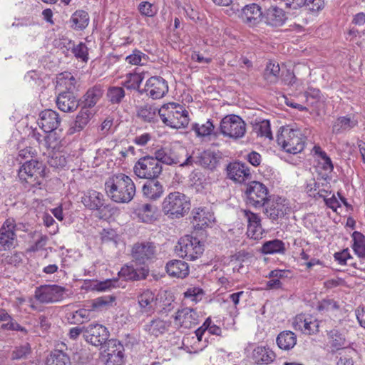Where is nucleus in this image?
Here are the masks:
<instances>
[{"instance_id": "nucleus-45", "label": "nucleus", "mask_w": 365, "mask_h": 365, "mask_svg": "<svg viewBox=\"0 0 365 365\" xmlns=\"http://www.w3.org/2000/svg\"><path fill=\"white\" fill-rule=\"evenodd\" d=\"M148 56L138 49H135L131 54L125 58L128 63L135 66H143L148 63Z\"/></svg>"}, {"instance_id": "nucleus-35", "label": "nucleus", "mask_w": 365, "mask_h": 365, "mask_svg": "<svg viewBox=\"0 0 365 365\" xmlns=\"http://www.w3.org/2000/svg\"><path fill=\"white\" fill-rule=\"evenodd\" d=\"M357 125V120L350 116H342L338 118L333 123L332 132L341 133L345 130H350Z\"/></svg>"}, {"instance_id": "nucleus-16", "label": "nucleus", "mask_w": 365, "mask_h": 365, "mask_svg": "<svg viewBox=\"0 0 365 365\" xmlns=\"http://www.w3.org/2000/svg\"><path fill=\"white\" fill-rule=\"evenodd\" d=\"M168 92V85L167 81L160 76H152L149 78L145 84L142 91L139 93H145L146 95L153 99H160L165 96Z\"/></svg>"}, {"instance_id": "nucleus-11", "label": "nucleus", "mask_w": 365, "mask_h": 365, "mask_svg": "<svg viewBox=\"0 0 365 365\" xmlns=\"http://www.w3.org/2000/svg\"><path fill=\"white\" fill-rule=\"evenodd\" d=\"M81 202L86 208L98 211L101 219L106 218V212L111 210L110 205H106L103 195L94 190H88L82 197Z\"/></svg>"}, {"instance_id": "nucleus-55", "label": "nucleus", "mask_w": 365, "mask_h": 365, "mask_svg": "<svg viewBox=\"0 0 365 365\" xmlns=\"http://www.w3.org/2000/svg\"><path fill=\"white\" fill-rule=\"evenodd\" d=\"M339 309L337 302L331 299H326L321 301L318 306L319 311L329 312Z\"/></svg>"}, {"instance_id": "nucleus-34", "label": "nucleus", "mask_w": 365, "mask_h": 365, "mask_svg": "<svg viewBox=\"0 0 365 365\" xmlns=\"http://www.w3.org/2000/svg\"><path fill=\"white\" fill-rule=\"evenodd\" d=\"M285 244L280 240H272L263 243L261 252L264 255L284 254Z\"/></svg>"}, {"instance_id": "nucleus-39", "label": "nucleus", "mask_w": 365, "mask_h": 365, "mask_svg": "<svg viewBox=\"0 0 365 365\" xmlns=\"http://www.w3.org/2000/svg\"><path fill=\"white\" fill-rule=\"evenodd\" d=\"M143 80V76L141 73H129L125 76V80L123 81V86L128 90L142 91L140 89V85Z\"/></svg>"}, {"instance_id": "nucleus-22", "label": "nucleus", "mask_w": 365, "mask_h": 365, "mask_svg": "<svg viewBox=\"0 0 365 365\" xmlns=\"http://www.w3.org/2000/svg\"><path fill=\"white\" fill-rule=\"evenodd\" d=\"M61 119L57 112L53 110H45L40 113L38 120V125L45 133H50L59 126Z\"/></svg>"}, {"instance_id": "nucleus-29", "label": "nucleus", "mask_w": 365, "mask_h": 365, "mask_svg": "<svg viewBox=\"0 0 365 365\" xmlns=\"http://www.w3.org/2000/svg\"><path fill=\"white\" fill-rule=\"evenodd\" d=\"M138 299L143 312L153 313L155 311L156 302L155 294L152 291L145 290L138 297Z\"/></svg>"}, {"instance_id": "nucleus-33", "label": "nucleus", "mask_w": 365, "mask_h": 365, "mask_svg": "<svg viewBox=\"0 0 365 365\" xmlns=\"http://www.w3.org/2000/svg\"><path fill=\"white\" fill-rule=\"evenodd\" d=\"M103 96V90L100 86L89 88L83 96L82 106L88 108H93Z\"/></svg>"}, {"instance_id": "nucleus-50", "label": "nucleus", "mask_w": 365, "mask_h": 365, "mask_svg": "<svg viewBox=\"0 0 365 365\" xmlns=\"http://www.w3.org/2000/svg\"><path fill=\"white\" fill-rule=\"evenodd\" d=\"M192 130L196 133L197 136H207L211 134L214 130V125L210 120H207L205 123L200 125L195 123L192 125Z\"/></svg>"}, {"instance_id": "nucleus-49", "label": "nucleus", "mask_w": 365, "mask_h": 365, "mask_svg": "<svg viewBox=\"0 0 365 365\" xmlns=\"http://www.w3.org/2000/svg\"><path fill=\"white\" fill-rule=\"evenodd\" d=\"M71 52L74 56L83 62H87L88 60V48L85 43L81 42L77 45H73Z\"/></svg>"}, {"instance_id": "nucleus-19", "label": "nucleus", "mask_w": 365, "mask_h": 365, "mask_svg": "<svg viewBox=\"0 0 365 365\" xmlns=\"http://www.w3.org/2000/svg\"><path fill=\"white\" fill-rule=\"evenodd\" d=\"M16 224L12 218L7 219L0 229V250H8L14 247L16 241Z\"/></svg>"}, {"instance_id": "nucleus-6", "label": "nucleus", "mask_w": 365, "mask_h": 365, "mask_svg": "<svg viewBox=\"0 0 365 365\" xmlns=\"http://www.w3.org/2000/svg\"><path fill=\"white\" fill-rule=\"evenodd\" d=\"M220 130L225 137L238 140L246 133V123L239 115H227L221 120Z\"/></svg>"}, {"instance_id": "nucleus-30", "label": "nucleus", "mask_w": 365, "mask_h": 365, "mask_svg": "<svg viewBox=\"0 0 365 365\" xmlns=\"http://www.w3.org/2000/svg\"><path fill=\"white\" fill-rule=\"evenodd\" d=\"M144 196L150 200L160 198L163 193V187L161 183L155 180H150L143 186Z\"/></svg>"}, {"instance_id": "nucleus-5", "label": "nucleus", "mask_w": 365, "mask_h": 365, "mask_svg": "<svg viewBox=\"0 0 365 365\" xmlns=\"http://www.w3.org/2000/svg\"><path fill=\"white\" fill-rule=\"evenodd\" d=\"M45 166L42 162L36 160H26L20 167L18 176L21 182L30 184L33 187L41 188Z\"/></svg>"}, {"instance_id": "nucleus-63", "label": "nucleus", "mask_w": 365, "mask_h": 365, "mask_svg": "<svg viewBox=\"0 0 365 365\" xmlns=\"http://www.w3.org/2000/svg\"><path fill=\"white\" fill-rule=\"evenodd\" d=\"M85 327H86V326L71 328L68 334L69 338L72 340H76L81 334H83V336H84Z\"/></svg>"}, {"instance_id": "nucleus-53", "label": "nucleus", "mask_w": 365, "mask_h": 365, "mask_svg": "<svg viewBox=\"0 0 365 365\" xmlns=\"http://www.w3.org/2000/svg\"><path fill=\"white\" fill-rule=\"evenodd\" d=\"M138 9L141 15L148 17H153L158 12L157 7L148 1L140 2L138 6Z\"/></svg>"}, {"instance_id": "nucleus-42", "label": "nucleus", "mask_w": 365, "mask_h": 365, "mask_svg": "<svg viewBox=\"0 0 365 365\" xmlns=\"http://www.w3.org/2000/svg\"><path fill=\"white\" fill-rule=\"evenodd\" d=\"M93 115V112L89 108L82 106L75 121V128L78 131L82 130L88 124Z\"/></svg>"}, {"instance_id": "nucleus-26", "label": "nucleus", "mask_w": 365, "mask_h": 365, "mask_svg": "<svg viewBox=\"0 0 365 365\" xmlns=\"http://www.w3.org/2000/svg\"><path fill=\"white\" fill-rule=\"evenodd\" d=\"M170 322L159 317L154 318L144 325V331L151 336L158 337L168 331Z\"/></svg>"}, {"instance_id": "nucleus-44", "label": "nucleus", "mask_w": 365, "mask_h": 365, "mask_svg": "<svg viewBox=\"0 0 365 365\" xmlns=\"http://www.w3.org/2000/svg\"><path fill=\"white\" fill-rule=\"evenodd\" d=\"M120 273L125 276L128 279L140 280L145 279L148 274V270L142 269L141 270H137L133 267L126 266L123 267L120 270Z\"/></svg>"}, {"instance_id": "nucleus-58", "label": "nucleus", "mask_w": 365, "mask_h": 365, "mask_svg": "<svg viewBox=\"0 0 365 365\" xmlns=\"http://www.w3.org/2000/svg\"><path fill=\"white\" fill-rule=\"evenodd\" d=\"M334 257L335 260L341 265L346 264L347 261L352 258L348 249H344L341 252H336Z\"/></svg>"}, {"instance_id": "nucleus-21", "label": "nucleus", "mask_w": 365, "mask_h": 365, "mask_svg": "<svg viewBox=\"0 0 365 365\" xmlns=\"http://www.w3.org/2000/svg\"><path fill=\"white\" fill-rule=\"evenodd\" d=\"M292 326L295 330H299L304 334H313L319 330L318 322L311 316L303 314L297 315L293 319Z\"/></svg>"}, {"instance_id": "nucleus-47", "label": "nucleus", "mask_w": 365, "mask_h": 365, "mask_svg": "<svg viewBox=\"0 0 365 365\" xmlns=\"http://www.w3.org/2000/svg\"><path fill=\"white\" fill-rule=\"evenodd\" d=\"M254 130L258 135L272 139V134L270 129V123L267 120L256 122L254 125Z\"/></svg>"}, {"instance_id": "nucleus-2", "label": "nucleus", "mask_w": 365, "mask_h": 365, "mask_svg": "<svg viewBox=\"0 0 365 365\" xmlns=\"http://www.w3.org/2000/svg\"><path fill=\"white\" fill-rule=\"evenodd\" d=\"M158 114L163 123L173 128H185L189 123L187 110L177 103L164 104L158 109Z\"/></svg>"}, {"instance_id": "nucleus-3", "label": "nucleus", "mask_w": 365, "mask_h": 365, "mask_svg": "<svg viewBox=\"0 0 365 365\" xmlns=\"http://www.w3.org/2000/svg\"><path fill=\"white\" fill-rule=\"evenodd\" d=\"M277 142L286 152L296 154L303 150L305 137L299 130L282 127L277 135Z\"/></svg>"}, {"instance_id": "nucleus-14", "label": "nucleus", "mask_w": 365, "mask_h": 365, "mask_svg": "<svg viewBox=\"0 0 365 365\" xmlns=\"http://www.w3.org/2000/svg\"><path fill=\"white\" fill-rule=\"evenodd\" d=\"M263 207L264 215L272 221L282 218L289 211L287 200L279 196H269Z\"/></svg>"}, {"instance_id": "nucleus-7", "label": "nucleus", "mask_w": 365, "mask_h": 365, "mask_svg": "<svg viewBox=\"0 0 365 365\" xmlns=\"http://www.w3.org/2000/svg\"><path fill=\"white\" fill-rule=\"evenodd\" d=\"M133 171L139 178L156 180L161 174L163 167L152 155H146L135 163Z\"/></svg>"}, {"instance_id": "nucleus-62", "label": "nucleus", "mask_w": 365, "mask_h": 365, "mask_svg": "<svg viewBox=\"0 0 365 365\" xmlns=\"http://www.w3.org/2000/svg\"><path fill=\"white\" fill-rule=\"evenodd\" d=\"M309 10L314 11H319L324 6L323 0H306L304 4Z\"/></svg>"}, {"instance_id": "nucleus-17", "label": "nucleus", "mask_w": 365, "mask_h": 365, "mask_svg": "<svg viewBox=\"0 0 365 365\" xmlns=\"http://www.w3.org/2000/svg\"><path fill=\"white\" fill-rule=\"evenodd\" d=\"M217 163V158L213 152L210 150H197V152H194L192 155L187 158L181 164V166L191 165L195 163L203 168L213 170L215 168Z\"/></svg>"}, {"instance_id": "nucleus-40", "label": "nucleus", "mask_w": 365, "mask_h": 365, "mask_svg": "<svg viewBox=\"0 0 365 365\" xmlns=\"http://www.w3.org/2000/svg\"><path fill=\"white\" fill-rule=\"evenodd\" d=\"M254 357L258 364H269L274 359L275 354L269 349L258 346L254 350Z\"/></svg>"}, {"instance_id": "nucleus-27", "label": "nucleus", "mask_w": 365, "mask_h": 365, "mask_svg": "<svg viewBox=\"0 0 365 365\" xmlns=\"http://www.w3.org/2000/svg\"><path fill=\"white\" fill-rule=\"evenodd\" d=\"M165 269L169 276L180 279L185 278L190 273L188 264L179 259L169 261L166 264Z\"/></svg>"}, {"instance_id": "nucleus-18", "label": "nucleus", "mask_w": 365, "mask_h": 365, "mask_svg": "<svg viewBox=\"0 0 365 365\" xmlns=\"http://www.w3.org/2000/svg\"><path fill=\"white\" fill-rule=\"evenodd\" d=\"M109 336L107 328L99 324H91L85 327V340L96 346L106 343Z\"/></svg>"}, {"instance_id": "nucleus-46", "label": "nucleus", "mask_w": 365, "mask_h": 365, "mask_svg": "<svg viewBox=\"0 0 365 365\" xmlns=\"http://www.w3.org/2000/svg\"><path fill=\"white\" fill-rule=\"evenodd\" d=\"M157 110V108L145 105L138 109V116L145 122H153L156 118Z\"/></svg>"}, {"instance_id": "nucleus-13", "label": "nucleus", "mask_w": 365, "mask_h": 365, "mask_svg": "<svg viewBox=\"0 0 365 365\" xmlns=\"http://www.w3.org/2000/svg\"><path fill=\"white\" fill-rule=\"evenodd\" d=\"M245 195L247 203L255 207H262L269 197L267 187L258 181H252L248 184Z\"/></svg>"}, {"instance_id": "nucleus-12", "label": "nucleus", "mask_w": 365, "mask_h": 365, "mask_svg": "<svg viewBox=\"0 0 365 365\" xmlns=\"http://www.w3.org/2000/svg\"><path fill=\"white\" fill-rule=\"evenodd\" d=\"M157 247L154 242H136L132 247V257L136 264L145 265L151 262L156 257Z\"/></svg>"}, {"instance_id": "nucleus-60", "label": "nucleus", "mask_w": 365, "mask_h": 365, "mask_svg": "<svg viewBox=\"0 0 365 365\" xmlns=\"http://www.w3.org/2000/svg\"><path fill=\"white\" fill-rule=\"evenodd\" d=\"M110 301H108L106 297H99L94 299L92 302L91 310L98 309L105 307L115 299L114 297H110Z\"/></svg>"}, {"instance_id": "nucleus-25", "label": "nucleus", "mask_w": 365, "mask_h": 365, "mask_svg": "<svg viewBox=\"0 0 365 365\" xmlns=\"http://www.w3.org/2000/svg\"><path fill=\"white\" fill-rule=\"evenodd\" d=\"M154 159L158 160L159 163H163L168 165L174 164H181L180 158L170 147H163L155 150L153 155Z\"/></svg>"}, {"instance_id": "nucleus-10", "label": "nucleus", "mask_w": 365, "mask_h": 365, "mask_svg": "<svg viewBox=\"0 0 365 365\" xmlns=\"http://www.w3.org/2000/svg\"><path fill=\"white\" fill-rule=\"evenodd\" d=\"M106 349L101 354V359L104 365H123L125 363L124 347L116 339L108 340Z\"/></svg>"}, {"instance_id": "nucleus-59", "label": "nucleus", "mask_w": 365, "mask_h": 365, "mask_svg": "<svg viewBox=\"0 0 365 365\" xmlns=\"http://www.w3.org/2000/svg\"><path fill=\"white\" fill-rule=\"evenodd\" d=\"M245 217L247 220V225H260L261 219L257 214H255L250 210H244Z\"/></svg>"}, {"instance_id": "nucleus-20", "label": "nucleus", "mask_w": 365, "mask_h": 365, "mask_svg": "<svg viewBox=\"0 0 365 365\" xmlns=\"http://www.w3.org/2000/svg\"><path fill=\"white\" fill-rule=\"evenodd\" d=\"M175 322L180 328L190 329L198 324L199 314L194 309L185 307L176 312Z\"/></svg>"}, {"instance_id": "nucleus-54", "label": "nucleus", "mask_w": 365, "mask_h": 365, "mask_svg": "<svg viewBox=\"0 0 365 365\" xmlns=\"http://www.w3.org/2000/svg\"><path fill=\"white\" fill-rule=\"evenodd\" d=\"M203 291L197 287H190L184 293L185 298L190 299L192 302H198L202 299Z\"/></svg>"}, {"instance_id": "nucleus-15", "label": "nucleus", "mask_w": 365, "mask_h": 365, "mask_svg": "<svg viewBox=\"0 0 365 365\" xmlns=\"http://www.w3.org/2000/svg\"><path fill=\"white\" fill-rule=\"evenodd\" d=\"M65 290L56 284L41 285L36 289L34 297L41 303H53L63 299Z\"/></svg>"}, {"instance_id": "nucleus-4", "label": "nucleus", "mask_w": 365, "mask_h": 365, "mask_svg": "<svg viewBox=\"0 0 365 365\" xmlns=\"http://www.w3.org/2000/svg\"><path fill=\"white\" fill-rule=\"evenodd\" d=\"M190 207L189 198L180 192H170L165 197L162 204L163 212L172 218L183 217Z\"/></svg>"}, {"instance_id": "nucleus-43", "label": "nucleus", "mask_w": 365, "mask_h": 365, "mask_svg": "<svg viewBox=\"0 0 365 365\" xmlns=\"http://www.w3.org/2000/svg\"><path fill=\"white\" fill-rule=\"evenodd\" d=\"M353 237V249L355 253L359 257H365V236L359 232H354Z\"/></svg>"}, {"instance_id": "nucleus-41", "label": "nucleus", "mask_w": 365, "mask_h": 365, "mask_svg": "<svg viewBox=\"0 0 365 365\" xmlns=\"http://www.w3.org/2000/svg\"><path fill=\"white\" fill-rule=\"evenodd\" d=\"M48 365H71L70 357L62 351L55 350L47 360Z\"/></svg>"}, {"instance_id": "nucleus-64", "label": "nucleus", "mask_w": 365, "mask_h": 365, "mask_svg": "<svg viewBox=\"0 0 365 365\" xmlns=\"http://www.w3.org/2000/svg\"><path fill=\"white\" fill-rule=\"evenodd\" d=\"M355 314L360 326L365 328V307H358Z\"/></svg>"}, {"instance_id": "nucleus-37", "label": "nucleus", "mask_w": 365, "mask_h": 365, "mask_svg": "<svg viewBox=\"0 0 365 365\" xmlns=\"http://www.w3.org/2000/svg\"><path fill=\"white\" fill-rule=\"evenodd\" d=\"M280 73L279 63L269 61L263 73V78L267 84H274L278 82Z\"/></svg>"}, {"instance_id": "nucleus-48", "label": "nucleus", "mask_w": 365, "mask_h": 365, "mask_svg": "<svg viewBox=\"0 0 365 365\" xmlns=\"http://www.w3.org/2000/svg\"><path fill=\"white\" fill-rule=\"evenodd\" d=\"M31 352V348L29 343H24L19 346H16L11 353L13 360H20L27 359Z\"/></svg>"}, {"instance_id": "nucleus-24", "label": "nucleus", "mask_w": 365, "mask_h": 365, "mask_svg": "<svg viewBox=\"0 0 365 365\" xmlns=\"http://www.w3.org/2000/svg\"><path fill=\"white\" fill-rule=\"evenodd\" d=\"M240 18L249 26H255L262 21V11L257 4L246 5L242 9Z\"/></svg>"}, {"instance_id": "nucleus-57", "label": "nucleus", "mask_w": 365, "mask_h": 365, "mask_svg": "<svg viewBox=\"0 0 365 365\" xmlns=\"http://www.w3.org/2000/svg\"><path fill=\"white\" fill-rule=\"evenodd\" d=\"M247 235L250 238L259 240L262 235V225H247Z\"/></svg>"}, {"instance_id": "nucleus-8", "label": "nucleus", "mask_w": 365, "mask_h": 365, "mask_svg": "<svg viewBox=\"0 0 365 365\" xmlns=\"http://www.w3.org/2000/svg\"><path fill=\"white\" fill-rule=\"evenodd\" d=\"M175 251L182 258L195 260L203 253L204 245L197 237L186 235L180 239Z\"/></svg>"}, {"instance_id": "nucleus-23", "label": "nucleus", "mask_w": 365, "mask_h": 365, "mask_svg": "<svg viewBox=\"0 0 365 365\" xmlns=\"http://www.w3.org/2000/svg\"><path fill=\"white\" fill-rule=\"evenodd\" d=\"M227 173L230 180L239 183L245 182L251 177L249 168L245 163L240 162L230 163L227 167Z\"/></svg>"}, {"instance_id": "nucleus-56", "label": "nucleus", "mask_w": 365, "mask_h": 365, "mask_svg": "<svg viewBox=\"0 0 365 365\" xmlns=\"http://www.w3.org/2000/svg\"><path fill=\"white\" fill-rule=\"evenodd\" d=\"M331 344L333 348L336 350H339L343 348L346 344V341L344 337L337 331L332 332L331 334Z\"/></svg>"}, {"instance_id": "nucleus-61", "label": "nucleus", "mask_w": 365, "mask_h": 365, "mask_svg": "<svg viewBox=\"0 0 365 365\" xmlns=\"http://www.w3.org/2000/svg\"><path fill=\"white\" fill-rule=\"evenodd\" d=\"M24 255L21 252H15L10 256L6 257V262L11 265L18 266L23 260Z\"/></svg>"}, {"instance_id": "nucleus-1", "label": "nucleus", "mask_w": 365, "mask_h": 365, "mask_svg": "<svg viewBox=\"0 0 365 365\" xmlns=\"http://www.w3.org/2000/svg\"><path fill=\"white\" fill-rule=\"evenodd\" d=\"M105 190L113 201L118 203H128L135 195V185L129 176L118 173L106 180Z\"/></svg>"}, {"instance_id": "nucleus-38", "label": "nucleus", "mask_w": 365, "mask_h": 365, "mask_svg": "<svg viewBox=\"0 0 365 365\" xmlns=\"http://www.w3.org/2000/svg\"><path fill=\"white\" fill-rule=\"evenodd\" d=\"M156 207L150 204H143L136 209L137 215L142 222L150 223L155 219Z\"/></svg>"}, {"instance_id": "nucleus-36", "label": "nucleus", "mask_w": 365, "mask_h": 365, "mask_svg": "<svg viewBox=\"0 0 365 365\" xmlns=\"http://www.w3.org/2000/svg\"><path fill=\"white\" fill-rule=\"evenodd\" d=\"M287 19L284 11L278 7H274L269 10L267 14V23L272 26H280Z\"/></svg>"}, {"instance_id": "nucleus-28", "label": "nucleus", "mask_w": 365, "mask_h": 365, "mask_svg": "<svg viewBox=\"0 0 365 365\" xmlns=\"http://www.w3.org/2000/svg\"><path fill=\"white\" fill-rule=\"evenodd\" d=\"M192 223L196 229L202 230L209 226L214 220L213 215L205 208L194 209L192 212Z\"/></svg>"}, {"instance_id": "nucleus-52", "label": "nucleus", "mask_w": 365, "mask_h": 365, "mask_svg": "<svg viewBox=\"0 0 365 365\" xmlns=\"http://www.w3.org/2000/svg\"><path fill=\"white\" fill-rule=\"evenodd\" d=\"M91 309H80L71 314V317L68 319H73L71 323L73 324H83L85 321L90 319Z\"/></svg>"}, {"instance_id": "nucleus-51", "label": "nucleus", "mask_w": 365, "mask_h": 365, "mask_svg": "<svg viewBox=\"0 0 365 365\" xmlns=\"http://www.w3.org/2000/svg\"><path fill=\"white\" fill-rule=\"evenodd\" d=\"M107 96L112 103H120L125 96V91L122 87H110L107 92Z\"/></svg>"}, {"instance_id": "nucleus-32", "label": "nucleus", "mask_w": 365, "mask_h": 365, "mask_svg": "<svg viewBox=\"0 0 365 365\" xmlns=\"http://www.w3.org/2000/svg\"><path fill=\"white\" fill-rule=\"evenodd\" d=\"M278 346L283 350H290L297 344V336L291 331H283L277 337Z\"/></svg>"}, {"instance_id": "nucleus-31", "label": "nucleus", "mask_w": 365, "mask_h": 365, "mask_svg": "<svg viewBox=\"0 0 365 365\" xmlns=\"http://www.w3.org/2000/svg\"><path fill=\"white\" fill-rule=\"evenodd\" d=\"M89 15L84 10H77L71 16L70 26L76 31H82L86 29L89 23Z\"/></svg>"}, {"instance_id": "nucleus-9", "label": "nucleus", "mask_w": 365, "mask_h": 365, "mask_svg": "<svg viewBox=\"0 0 365 365\" xmlns=\"http://www.w3.org/2000/svg\"><path fill=\"white\" fill-rule=\"evenodd\" d=\"M68 82H65L67 91L61 92L56 98V105L63 112H73L77 109L79 102L73 94L76 79L71 73L66 75Z\"/></svg>"}]
</instances>
